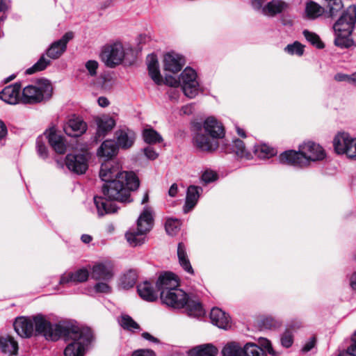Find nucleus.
Masks as SVG:
<instances>
[{
    "mask_svg": "<svg viewBox=\"0 0 356 356\" xmlns=\"http://www.w3.org/2000/svg\"><path fill=\"white\" fill-rule=\"evenodd\" d=\"M305 11L308 19H314L323 15L324 8L317 3L309 1L306 3Z\"/></svg>",
    "mask_w": 356,
    "mask_h": 356,
    "instance_id": "33",
    "label": "nucleus"
},
{
    "mask_svg": "<svg viewBox=\"0 0 356 356\" xmlns=\"http://www.w3.org/2000/svg\"><path fill=\"white\" fill-rule=\"evenodd\" d=\"M347 353L350 356H356V339H353L352 344L347 349Z\"/></svg>",
    "mask_w": 356,
    "mask_h": 356,
    "instance_id": "63",
    "label": "nucleus"
},
{
    "mask_svg": "<svg viewBox=\"0 0 356 356\" xmlns=\"http://www.w3.org/2000/svg\"><path fill=\"white\" fill-rule=\"evenodd\" d=\"M288 8V4L282 0H272L262 8V14L273 17L280 14Z\"/></svg>",
    "mask_w": 356,
    "mask_h": 356,
    "instance_id": "26",
    "label": "nucleus"
},
{
    "mask_svg": "<svg viewBox=\"0 0 356 356\" xmlns=\"http://www.w3.org/2000/svg\"><path fill=\"white\" fill-rule=\"evenodd\" d=\"M115 143L118 146L122 149H128L131 147L135 141V133L127 128L121 129L115 132Z\"/></svg>",
    "mask_w": 356,
    "mask_h": 356,
    "instance_id": "23",
    "label": "nucleus"
},
{
    "mask_svg": "<svg viewBox=\"0 0 356 356\" xmlns=\"http://www.w3.org/2000/svg\"><path fill=\"white\" fill-rule=\"evenodd\" d=\"M156 286L161 293L172 291L179 286L177 277L171 272H164L159 275Z\"/></svg>",
    "mask_w": 356,
    "mask_h": 356,
    "instance_id": "19",
    "label": "nucleus"
},
{
    "mask_svg": "<svg viewBox=\"0 0 356 356\" xmlns=\"http://www.w3.org/2000/svg\"><path fill=\"white\" fill-rule=\"evenodd\" d=\"M56 325L57 323H51L42 314L33 317H17L13 323L15 332L22 338H29L35 333V335L43 336L47 340L58 336L56 332H54Z\"/></svg>",
    "mask_w": 356,
    "mask_h": 356,
    "instance_id": "5",
    "label": "nucleus"
},
{
    "mask_svg": "<svg viewBox=\"0 0 356 356\" xmlns=\"http://www.w3.org/2000/svg\"><path fill=\"white\" fill-rule=\"evenodd\" d=\"M85 67L88 72V74L91 76H95L97 74V70L99 67V63L95 60H89L86 64Z\"/></svg>",
    "mask_w": 356,
    "mask_h": 356,
    "instance_id": "49",
    "label": "nucleus"
},
{
    "mask_svg": "<svg viewBox=\"0 0 356 356\" xmlns=\"http://www.w3.org/2000/svg\"><path fill=\"white\" fill-rule=\"evenodd\" d=\"M143 137L145 143L155 144L163 141L161 136L152 128H146L143 131Z\"/></svg>",
    "mask_w": 356,
    "mask_h": 356,
    "instance_id": "37",
    "label": "nucleus"
},
{
    "mask_svg": "<svg viewBox=\"0 0 356 356\" xmlns=\"http://www.w3.org/2000/svg\"><path fill=\"white\" fill-rule=\"evenodd\" d=\"M89 275V270L86 268H81L74 272L63 274L60 279L59 284L64 285L70 282H85L88 280Z\"/></svg>",
    "mask_w": 356,
    "mask_h": 356,
    "instance_id": "21",
    "label": "nucleus"
},
{
    "mask_svg": "<svg viewBox=\"0 0 356 356\" xmlns=\"http://www.w3.org/2000/svg\"><path fill=\"white\" fill-rule=\"evenodd\" d=\"M217 179L218 175L211 170H207L202 175V180L206 184L213 182Z\"/></svg>",
    "mask_w": 356,
    "mask_h": 356,
    "instance_id": "51",
    "label": "nucleus"
},
{
    "mask_svg": "<svg viewBox=\"0 0 356 356\" xmlns=\"http://www.w3.org/2000/svg\"><path fill=\"white\" fill-rule=\"evenodd\" d=\"M325 157L323 147L312 141L304 143L299 146L298 151L286 150L280 154L279 162L281 164L304 168L312 161H321Z\"/></svg>",
    "mask_w": 356,
    "mask_h": 356,
    "instance_id": "3",
    "label": "nucleus"
},
{
    "mask_svg": "<svg viewBox=\"0 0 356 356\" xmlns=\"http://www.w3.org/2000/svg\"><path fill=\"white\" fill-rule=\"evenodd\" d=\"M264 2L265 0H252V5L255 10H261L262 12V8L264 6H263Z\"/></svg>",
    "mask_w": 356,
    "mask_h": 356,
    "instance_id": "62",
    "label": "nucleus"
},
{
    "mask_svg": "<svg viewBox=\"0 0 356 356\" xmlns=\"http://www.w3.org/2000/svg\"><path fill=\"white\" fill-rule=\"evenodd\" d=\"M74 38L71 31L65 33L60 39L52 42L46 51L47 56L51 59L59 58L66 51L67 43Z\"/></svg>",
    "mask_w": 356,
    "mask_h": 356,
    "instance_id": "15",
    "label": "nucleus"
},
{
    "mask_svg": "<svg viewBox=\"0 0 356 356\" xmlns=\"http://www.w3.org/2000/svg\"><path fill=\"white\" fill-rule=\"evenodd\" d=\"M51 64V60L42 55L40 59L31 67L26 70V74H32L35 72L42 71Z\"/></svg>",
    "mask_w": 356,
    "mask_h": 356,
    "instance_id": "39",
    "label": "nucleus"
},
{
    "mask_svg": "<svg viewBox=\"0 0 356 356\" xmlns=\"http://www.w3.org/2000/svg\"><path fill=\"white\" fill-rule=\"evenodd\" d=\"M131 356H156L154 352L148 349H140L134 351Z\"/></svg>",
    "mask_w": 356,
    "mask_h": 356,
    "instance_id": "55",
    "label": "nucleus"
},
{
    "mask_svg": "<svg viewBox=\"0 0 356 356\" xmlns=\"http://www.w3.org/2000/svg\"><path fill=\"white\" fill-rule=\"evenodd\" d=\"M87 124L80 117L73 115L63 126L65 133L71 137H79L86 132Z\"/></svg>",
    "mask_w": 356,
    "mask_h": 356,
    "instance_id": "17",
    "label": "nucleus"
},
{
    "mask_svg": "<svg viewBox=\"0 0 356 356\" xmlns=\"http://www.w3.org/2000/svg\"><path fill=\"white\" fill-rule=\"evenodd\" d=\"M7 134V127L5 123L1 120H0V140L5 138Z\"/></svg>",
    "mask_w": 356,
    "mask_h": 356,
    "instance_id": "60",
    "label": "nucleus"
},
{
    "mask_svg": "<svg viewBox=\"0 0 356 356\" xmlns=\"http://www.w3.org/2000/svg\"><path fill=\"white\" fill-rule=\"evenodd\" d=\"M351 138L352 137L348 133L343 132L338 134L333 140L335 152L339 154H346V149L348 147Z\"/></svg>",
    "mask_w": 356,
    "mask_h": 356,
    "instance_id": "28",
    "label": "nucleus"
},
{
    "mask_svg": "<svg viewBox=\"0 0 356 356\" xmlns=\"http://www.w3.org/2000/svg\"><path fill=\"white\" fill-rule=\"evenodd\" d=\"M195 133L193 142L200 150L203 152H213L218 147V139L225 135L224 128L220 122L215 118L209 117L203 124L195 123L194 124Z\"/></svg>",
    "mask_w": 356,
    "mask_h": 356,
    "instance_id": "4",
    "label": "nucleus"
},
{
    "mask_svg": "<svg viewBox=\"0 0 356 356\" xmlns=\"http://www.w3.org/2000/svg\"><path fill=\"white\" fill-rule=\"evenodd\" d=\"M177 257L180 266L183 269L190 274H193L194 271L188 258L186 245L184 243H179L177 247Z\"/></svg>",
    "mask_w": 356,
    "mask_h": 356,
    "instance_id": "31",
    "label": "nucleus"
},
{
    "mask_svg": "<svg viewBox=\"0 0 356 356\" xmlns=\"http://www.w3.org/2000/svg\"><path fill=\"white\" fill-rule=\"evenodd\" d=\"M355 22L356 6L350 5L343 11L333 26L336 46L340 48H348L353 45V40L350 37L355 27Z\"/></svg>",
    "mask_w": 356,
    "mask_h": 356,
    "instance_id": "7",
    "label": "nucleus"
},
{
    "mask_svg": "<svg viewBox=\"0 0 356 356\" xmlns=\"http://www.w3.org/2000/svg\"><path fill=\"white\" fill-rule=\"evenodd\" d=\"M91 278L96 281L110 282L114 277V267L111 261L95 263L90 269Z\"/></svg>",
    "mask_w": 356,
    "mask_h": 356,
    "instance_id": "13",
    "label": "nucleus"
},
{
    "mask_svg": "<svg viewBox=\"0 0 356 356\" xmlns=\"http://www.w3.org/2000/svg\"><path fill=\"white\" fill-rule=\"evenodd\" d=\"M153 224L152 210L146 206L138 218L136 229L126 233L125 236L127 241L133 246L143 244L145 235L152 229Z\"/></svg>",
    "mask_w": 356,
    "mask_h": 356,
    "instance_id": "9",
    "label": "nucleus"
},
{
    "mask_svg": "<svg viewBox=\"0 0 356 356\" xmlns=\"http://www.w3.org/2000/svg\"><path fill=\"white\" fill-rule=\"evenodd\" d=\"M53 88L49 81L41 79L34 84L24 88L21 102L23 104H37L49 99L52 94Z\"/></svg>",
    "mask_w": 356,
    "mask_h": 356,
    "instance_id": "8",
    "label": "nucleus"
},
{
    "mask_svg": "<svg viewBox=\"0 0 356 356\" xmlns=\"http://www.w3.org/2000/svg\"><path fill=\"white\" fill-rule=\"evenodd\" d=\"M243 356H266L264 350L254 343H247L243 346Z\"/></svg>",
    "mask_w": 356,
    "mask_h": 356,
    "instance_id": "38",
    "label": "nucleus"
},
{
    "mask_svg": "<svg viewBox=\"0 0 356 356\" xmlns=\"http://www.w3.org/2000/svg\"><path fill=\"white\" fill-rule=\"evenodd\" d=\"M147 69L150 77L155 82V83L157 85L161 84L163 81L160 74L159 67H148Z\"/></svg>",
    "mask_w": 356,
    "mask_h": 356,
    "instance_id": "48",
    "label": "nucleus"
},
{
    "mask_svg": "<svg viewBox=\"0 0 356 356\" xmlns=\"http://www.w3.org/2000/svg\"><path fill=\"white\" fill-rule=\"evenodd\" d=\"M180 86L187 97H195L200 90V84L197 81L196 72L191 67H186L179 76Z\"/></svg>",
    "mask_w": 356,
    "mask_h": 356,
    "instance_id": "12",
    "label": "nucleus"
},
{
    "mask_svg": "<svg viewBox=\"0 0 356 356\" xmlns=\"http://www.w3.org/2000/svg\"><path fill=\"white\" fill-rule=\"evenodd\" d=\"M303 35L308 42L312 45L316 46L318 49H323L324 47L323 43L317 34L307 30H304Z\"/></svg>",
    "mask_w": 356,
    "mask_h": 356,
    "instance_id": "41",
    "label": "nucleus"
},
{
    "mask_svg": "<svg viewBox=\"0 0 356 356\" xmlns=\"http://www.w3.org/2000/svg\"><path fill=\"white\" fill-rule=\"evenodd\" d=\"M58 336L51 341L62 338L68 342L64 350L65 356H84L92 339V332L88 327L79 326L76 322L60 321L54 326V332Z\"/></svg>",
    "mask_w": 356,
    "mask_h": 356,
    "instance_id": "2",
    "label": "nucleus"
},
{
    "mask_svg": "<svg viewBox=\"0 0 356 356\" xmlns=\"http://www.w3.org/2000/svg\"><path fill=\"white\" fill-rule=\"evenodd\" d=\"M211 323L219 328L227 330L230 327L231 318L228 314L218 307H213L210 312Z\"/></svg>",
    "mask_w": 356,
    "mask_h": 356,
    "instance_id": "22",
    "label": "nucleus"
},
{
    "mask_svg": "<svg viewBox=\"0 0 356 356\" xmlns=\"http://www.w3.org/2000/svg\"><path fill=\"white\" fill-rule=\"evenodd\" d=\"M120 324L124 329L128 330L139 329L138 324L135 322L131 316L127 314L121 316Z\"/></svg>",
    "mask_w": 356,
    "mask_h": 356,
    "instance_id": "40",
    "label": "nucleus"
},
{
    "mask_svg": "<svg viewBox=\"0 0 356 356\" xmlns=\"http://www.w3.org/2000/svg\"><path fill=\"white\" fill-rule=\"evenodd\" d=\"M329 14L330 17L336 16L343 8L341 0H330L328 1Z\"/></svg>",
    "mask_w": 356,
    "mask_h": 356,
    "instance_id": "45",
    "label": "nucleus"
},
{
    "mask_svg": "<svg viewBox=\"0 0 356 356\" xmlns=\"http://www.w3.org/2000/svg\"><path fill=\"white\" fill-rule=\"evenodd\" d=\"M0 349L8 355H14L17 353L18 344L14 339L10 336L0 337Z\"/></svg>",
    "mask_w": 356,
    "mask_h": 356,
    "instance_id": "30",
    "label": "nucleus"
},
{
    "mask_svg": "<svg viewBox=\"0 0 356 356\" xmlns=\"http://www.w3.org/2000/svg\"><path fill=\"white\" fill-rule=\"evenodd\" d=\"M281 343L285 348H289L292 346L293 338L292 332L290 330H286L281 336Z\"/></svg>",
    "mask_w": 356,
    "mask_h": 356,
    "instance_id": "47",
    "label": "nucleus"
},
{
    "mask_svg": "<svg viewBox=\"0 0 356 356\" xmlns=\"http://www.w3.org/2000/svg\"><path fill=\"white\" fill-rule=\"evenodd\" d=\"M261 323L262 326L265 329H271L272 327L276 325V322L272 318L270 317H267L263 319Z\"/></svg>",
    "mask_w": 356,
    "mask_h": 356,
    "instance_id": "57",
    "label": "nucleus"
},
{
    "mask_svg": "<svg viewBox=\"0 0 356 356\" xmlns=\"http://www.w3.org/2000/svg\"><path fill=\"white\" fill-rule=\"evenodd\" d=\"M65 161L67 168L78 175L84 174L88 168V156L86 154H68Z\"/></svg>",
    "mask_w": 356,
    "mask_h": 356,
    "instance_id": "14",
    "label": "nucleus"
},
{
    "mask_svg": "<svg viewBox=\"0 0 356 356\" xmlns=\"http://www.w3.org/2000/svg\"><path fill=\"white\" fill-rule=\"evenodd\" d=\"M164 83L170 86V88H178V86H180L179 78L177 79L171 75L165 76Z\"/></svg>",
    "mask_w": 356,
    "mask_h": 356,
    "instance_id": "52",
    "label": "nucleus"
},
{
    "mask_svg": "<svg viewBox=\"0 0 356 356\" xmlns=\"http://www.w3.org/2000/svg\"><path fill=\"white\" fill-rule=\"evenodd\" d=\"M232 150L237 156L241 159L250 160L254 154L259 159H269L277 154V150L266 144L257 145L254 146L253 152L249 151L243 140L235 139L232 142Z\"/></svg>",
    "mask_w": 356,
    "mask_h": 356,
    "instance_id": "10",
    "label": "nucleus"
},
{
    "mask_svg": "<svg viewBox=\"0 0 356 356\" xmlns=\"http://www.w3.org/2000/svg\"><path fill=\"white\" fill-rule=\"evenodd\" d=\"M180 223L177 219H168L165 224V231L168 234L173 236L179 229Z\"/></svg>",
    "mask_w": 356,
    "mask_h": 356,
    "instance_id": "43",
    "label": "nucleus"
},
{
    "mask_svg": "<svg viewBox=\"0 0 356 356\" xmlns=\"http://www.w3.org/2000/svg\"><path fill=\"white\" fill-rule=\"evenodd\" d=\"M217 349L211 344H206L200 347H197L189 351V356H216Z\"/></svg>",
    "mask_w": 356,
    "mask_h": 356,
    "instance_id": "34",
    "label": "nucleus"
},
{
    "mask_svg": "<svg viewBox=\"0 0 356 356\" xmlns=\"http://www.w3.org/2000/svg\"><path fill=\"white\" fill-rule=\"evenodd\" d=\"M350 285L352 289L356 293V271L352 274L350 278Z\"/></svg>",
    "mask_w": 356,
    "mask_h": 356,
    "instance_id": "64",
    "label": "nucleus"
},
{
    "mask_svg": "<svg viewBox=\"0 0 356 356\" xmlns=\"http://www.w3.org/2000/svg\"><path fill=\"white\" fill-rule=\"evenodd\" d=\"M284 50L291 55L302 56L304 53V46L299 42H294L293 44H288Z\"/></svg>",
    "mask_w": 356,
    "mask_h": 356,
    "instance_id": "42",
    "label": "nucleus"
},
{
    "mask_svg": "<svg viewBox=\"0 0 356 356\" xmlns=\"http://www.w3.org/2000/svg\"><path fill=\"white\" fill-rule=\"evenodd\" d=\"M202 192V188L200 186L191 185L188 188L184 206V213H188L195 207Z\"/></svg>",
    "mask_w": 356,
    "mask_h": 356,
    "instance_id": "24",
    "label": "nucleus"
},
{
    "mask_svg": "<svg viewBox=\"0 0 356 356\" xmlns=\"http://www.w3.org/2000/svg\"><path fill=\"white\" fill-rule=\"evenodd\" d=\"M137 291L140 297L146 301L153 302L157 299V292L152 283L145 281L138 284Z\"/></svg>",
    "mask_w": 356,
    "mask_h": 356,
    "instance_id": "25",
    "label": "nucleus"
},
{
    "mask_svg": "<svg viewBox=\"0 0 356 356\" xmlns=\"http://www.w3.org/2000/svg\"><path fill=\"white\" fill-rule=\"evenodd\" d=\"M10 8V0H0V12L6 13Z\"/></svg>",
    "mask_w": 356,
    "mask_h": 356,
    "instance_id": "59",
    "label": "nucleus"
},
{
    "mask_svg": "<svg viewBox=\"0 0 356 356\" xmlns=\"http://www.w3.org/2000/svg\"><path fill=\"white\" fill-rule=\"evenodd\" d=\"M164 69L173 73L179 72L185 65L184 58L175 52H168L164 56Z\"/></svg>",
    "mask_w": 356,
    "mask_h": 356,
    "instance_id": "20",
    "label": "nucleus"
},
{
    "mask_svg": "<svg viewBox=\"0 0 356 356\" xmlns=\"http://www.w3.org/2000/svg\"><path fill=\"white\" fill-rule=\"evenodd\" d=\"M262 346L267 350L269 354L272 355H275V353L272 348L271 343L268 339H264V342L262 343Z\"/></svg>",
    "mask_w": 356,
    "mask_h": 356,
    "instance_id": "61",
    "label": "nucleus"
},
{
    "mask_svg": "<svg viewBox=\"0 0 356 356\" xmlns=\"http://www.w3.org/2000/svg\"><path fill=\"white\" fill-rule=\"evenodd\" d=\"M118 152V145L113 140H106L102 143L97 149V156L109 159Z\"/></svg>",
    "mask_w": 356,
    "mask_h": 356,
    "instance_id": "27",
    "label": "nucleus"
},
{
    "mask_svg": "<svg viewBox=\"0 0 356 356\" xmlns=\"http://www.w3.org/2000/svg\"><path fill=\"white\" fill-rule=\"evenodd\" d=\"M346 154L349 158L356 159V138H351L348 147L346 149Z\"/></svg>",
    "mask_w": 356,
    "mask_h": 356,
    "instance_id": "50",
    "label": "nucleus"
},
{
    "mask_svg": "<svg viewBox=\"0 0 356 356\" xmlns=\"http://www.w3.org/2000/svg\"><path fill=\"white\" fill-rule=\"evenodd\" d=\"M97 129L96 134L98 137L105 136V135L111 131L115 125V122L113 118L108 115L99 118L97 121Z\"/></svg>",
    "mask_w": 356,
    "mask_h": 356,
    "instance_id": "29",
    "label": "nucleus"
},
{
    "mask_svg": "<svg viewBox=\"0 0 356 356\" xmlns=\"http://www.w3.org/2000/svg\"><path fill=\"white\" fill-rule=\"evenodd\" d=\"M99 177L104 182L102 193L120 202H131V192L137 190L140 186L139 179L135 172L121 171L120 165L112 160L102 164Z\"/></svg>",
    "mask_w": 356,
    "mask_h": 356,
    "instance_id": "1",
    "label": "nucleus"
},
{
    "mask_svg": "<svg viewBox=\"0 0 356 356\" xmlns=\"http://www.w3.org/2000/svg\"><path fill=\"white\" fill-rule=\"evenodd\" d=\"M100 58L108 67H115L120 65L124 58V51L120 42L106 44L102 47Z\"/></svg>",
    "mask_w": 356,
    "mask_h": 356,
    "instance_id": "11",
    "label": "nucleus"
},
{
    "mask_svg": "<svg viewBox=\"0 0 356 356\" xmlns=\"http://www.w3.org/2000/svg\"><path fill=\"white\" fill-rule=\"evenodd\" d=\"M161 299L164 304L172 307L185 308L188 316L198 318L204 314L200 302L190 298L186 293L178 287L172 291L161 292Z\"/></svg>",
    "mask_w": 356,
    "mask_h": 356,
    "instance_id": "6",
    "label": "nucleus"
},
{
    "mask_svg": "<svg viewBox=\"0 0 356 356\" xmlns=\"http://www.w3.org/2000/svg\"><path fill=\"white\" fill-rule=\"evenodd\" d=\"M48 141L51 147L58 154H63L66 147L61 136L57 134L54 131H50L47 136Z\"/></svg>",
    "mask_w": 356,
    "mask_h": 356,
    "instance_id": "32",
    "label": "nucleus"
},
{
    "mask_svg": "<svg viewBox=\"0 0 356 356\" xmlns=\"http://www.w3.org/2000/svg\"><path fill=\"white\" fill-rule=\"evenodd\" d=\"M21 90L20 83L8 86L0 92V99L7 104H17L21 102Z\"/></svg>",
    "mask_w": 356,
    "mask_h": 356,
    "instance_id": "18",
    "label": "nucleus"
},
{
    "mask_svg": "<svg viewBox=\"0 0 356 356\" xmlns=\"http://www.w3.org/2000/svg\"><path fill=\"white\" fill-rule=\"evenodd\" d=\"M222 356H243V348L236 342L227 343L222 350Z\"/></svg>",
    "mask_w": 356,
    "mask_h": 356,
    "instance_id": "36",
    "label": "nucleus"
},
{
    "mask_svg": "<svg viewBox=\"0 0 356 356\" xmlns=\"http://www.w3.org/2000/svg\"><path fill=\"white\" fill-rule=\"evenodd\" d=\"M109 282L99 281L93 286V290L97 293L109 294L112 293V287L108 284Z\"/></svg>",
    "mask_w": 356,
    "mask_h": 356,
    "instance_id": "44",
    "label": "nucleus"
},
{
    "mask_svg": "<svg viewBox=\"0 0 356 356\" xmlns=\"http://www.w3.org/2000/svg\"><path fill=\"white\" fill-rule=\"evenodd\" d=\"M315 344H316V338L315 337H312L309 339V341H308L304 345V346L302 348V351L303 353H307V352L310 351L315 346Z\"/></svg>",
    "mask_w": 356,
    "mask_h": 356,
    "instance_id": "58",
    "label": "nucleus"
},
{
    "mask_svg": "<svg viewBox=\"0 0 356 356\" xmlns=\"http://www.w3.org/2000/svg\"><path fill=\"white\" fill-rule=\"evenodd\" d=\"M43 138L38 137L36 140V149L39 156L43 159H45L48 156L47 148L45 146Z\"/></svg>",
    "mask_w": 356,
    "mask_h": 356,
    "instance_id": "46",
    "label": "nucleus"
},
{
    "mask_svg": "<svg viewBox=\"0 0 356 356\" xmlns=\"http://www.w3.org/2000/svg\"><path fill=\"white\" fill-rule=\"evenodd\" d=\"M147 64L148 67H159V62L156 55L152 54H149L147 56Z\"/></svg>",
    "mask_w": 356,
    "mask_h": 356,
    "instance_id": "54",
    "label": "nucleus"
},
{
    "mask_svg": "<svg viewBox=\"0 0 356 356\" xmlns=\"http://www.w3.org/2000/svg\"><path fill=\"white\" fill-rule=\"evenodd\" d=\"M168 97L172 101L177 102L179 97V91L177 88H170L167 92Z\"/></svg>",
    "mask_w": 356,
    "mask_h": 356,
    "instance_id": "56",
    "label": "nucleus"
},
{
    "mask_svg": "<svg viewBox=\"0 0 356 356\" xmlns=\"http://www.w3.org/2000/svg\"><path fill=\"white\" fill-rule=\"evenodd\" d=\"M97 213L99 217H103L106 214L113 213L117 211L118 207L112 201L116 200L110 199L102 193V195H95L93 198Z\"/></svg>",
    "mask_w": 356,
    "mask_h": 356,
    "instance_id": "16",
    "label": "nucleus"
},
{
    "mask_svg": "<svg viewBox=\"0 0 356 356\" xmlns=\"http://www.w3.org/2000/svg\"><path fill=\"white\" fill-rule=\"evenodd\" d=\"M145 155L151 160H154L158 157V153L154 149L150 146H148L143 149Z\"/></svg>",
    "mask_w": 356,
    "mask_h": 356,
    "instance_id": "53",
    "label": "nucleus"
},
{
    "mask_svg": "<svg viewBox=\"0 0 356 356\" xmlns=\"http://www.w3.org/2000/svg\"><path fill=\"white\" fill-rule=\"evenodd\" d=\"M136 280V272L134 270H130L120 277V286L124 289H131L135 285Z\"/></svg>",
    "mask_w": 356,
    "mask_h": 356,
    "instance_id": "35",
    "label": "nucleus"
}]
</instances>
